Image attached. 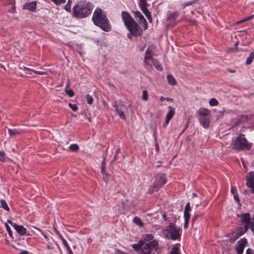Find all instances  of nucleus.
Returning <instances> with one entry per match:
<instances>
[{"label": "nucleus", "instance_id": "1", "mask_svg": "<svg viewBox=\"0 0 254 254\" xmlns=\"http://www.w3.org/2000/svg\"><path fill=\"white\" fill-rule=\"evenodd\" d=\"M121 16L125 26L132 35L138 37L142 35V28L128 12L122 11Z\"/></svg>", "mask_w": 254, "mask_h": 254}, {"label": "nucleus", "instance_id": "2", "mask_svg": "<svg viewBox=\"0 0 254 254\" xmlns=\"http://www.w3.org/2000/svg\"><path fill=\"white\" fill-rule=\"evenodd\" d=\"M93 23L106 32L111 30V25L105 14L100 8H97L92 18Z\"/></svg>", "mask_w": 254, "mask_h": 254}, {"label": "nucleus", "instance_id": "3", "mask_svg": "<svg viewBox=\"0 0 254 254\" xmlns=\"http://www.w3.org/2000/svg\"><path fill=\"white\" fill-rule=\"evenodd\" d=\"M92 6L89 3H79L72 8L73 16L76 18H83L88 16L92 11Z\"/></svg>", "mask_w": 254, "mask_h": 254}, {"label": "nucleus", "instance_id": "4", "mask_svg": "<svg viewBox=\"0 0 254 254\" xmlns=\"http://www.w3.org/2000/svg\"><path fill=\"white\" fill-rule=\"evenodd\" d=\"M232 144V149L237 151L249 150L252 146V144L248 141L245 135L242 133L240 134L233 140Z\"/></svg>", "mask_w": 254, "mask_h": 254}, {"label": "nucleus", "instance_id": "5", "mask_svg": "<svg viewBox=\"0 0 254 254\" xmlns=\"http://www.w3.org/2000/svg\"><path fill=\"white\" fill-rule=\"evenodd\" d=\"M167 236L169 239L176 240L181 237V229L173 223H170L166 227Z\"/></svg>", "mask_w": 254, "mask_h": 254}, {"label": "nucleus", "instance_id": "6", "mask_svg": "<svg viewBox=\"0 0 254 254\" xmlns=\"http://www.w3.org/2000/svg\"><path fill=\"white\" fill-rule=\"evenodd\" d=\"M158 249V243L154 240L143 245L141 249V254H151L153 251H157Z\"/></svg>", "mask_w": 254, "mask_h": 254}, {"label": "nucleus", "instance_id": "7", "mask_svg": "<svg viewBox=\"0 0 254 254\" xmlns=\"http://www.w3.org/2000/svg\"><path fill=\"white\" fill-rule=\"evenodd\" d=\"M253 116L252 115L248 114H242L238 116V118L236 119V121L234 122V126L235 127L238 126L239 125L246 122L252 119Z\"/></svg>", "mask_w": 254, "mask_h": 254}, {"label": "nucleus", "instance_id": "8", "mask_svg": "<svg viewBox=\"0 0 254 254\" xmlns=\"http://www.w3.org/2000/svg\"><path fill=\"white\" fill-rule=\"evenodd\" d=\"M116 111L118 113L119 117L124 120L126 119V116L124 113L123 108H125V106L121 102H116L114 105Z\"/></svg>", "mask_w": 254, "mask_h": 254}, {"label": "nucleus", "instance_id": "9", "mask_svg": "<svg viewBox=\"0 0 254 254\" xmlns=\"http://www.w3.org/2000/svg\"><path fill=\"white\" fill-rule=\"evenodd\" d=\"M247 244V240L246 238H243L238 241L235 248L237 254H242L243 253L244 248Z\"/></svg>", "mask_w": 254, "mask_h": 254}, {"label": "nucleus", "instance_id": "10", "mask_svg": "<svg viewBox=\"0 0 254 254\" xmlns=\"http://www.w3.org/2000/svg\"><path fill=\"white\" fill-rule=\"evenodd\" d=\"M237 217L241 218V222L244 223L245 225H248L250 227V214L249 213H243L242 214H237Z\"/></svg>", "mask_w": 254, "mask_h": 254}, {"label": "nucleus", "instance_id": "11", "mask_svg": "<svg viewBox=\"0 0 254 254\" xmlns=\"http://www.w3.org/2000/svg\"><path fill=\"white\" fill-rule=\"evenodd\" d=\"M154 183L161 188L166 183L165 176L163 174L156 175Z\"/></svg>", "mask_w": 254, "mask_h": 254}, {"label": "nucleus", "instance_id": "12", "mask_svg": "<svg viewBox=\"0 0 254 254\" xmlns=\"http://www.w3.org/2000/svg\"><path fill=\"white\" fill-rule=\"evenodd\" d=\"M168 108L169 109V111L167 114L165 118V121L164 124V127H166V126L169 123L170 120L173 117L175 114V108L172 107L171 106H169Z\"/></svg>", "mask_w": 254, "mask_h": 254}, {"label": "nucleus", "instance_id": "13", "mask_svg": "<svg viewBox=\"0 0 254 254\" xmlns=\"http://www.w3.org/2000/svg\"><path fill=\"white\" fill-rule=\"evenodd\" d=\"M247 185L248 187L251 189L252 192L254 193V172L249 173V177L247 180Z\"/></svg>", "mask_w": 254, "mask_h": 254}, {"label": "nucleus", "instance_id": "14", "mask_svg": "<svg viewBox=\"0 0 254 254\" xmlns=\"http://www.w3.org/2000/svg\"><path fill=\"white\" fill-rule=\"evenodd\" d=\"M37 2L36 1L26 2L23 7L24 9H28L30 11H35L36 10Z\"/></svg>", "mask_w": 254, "mask_h": 254}, {"label": "nucleus", "instance_id": "15", "mask_svg": "<svg viewBox=\"0 0 254 254\" xmlns=\"http://www.w3.org/2000/svg\"><path fill=\"white\" fill-rule=\"evenodd\" d=\"M13 227L16 231V232L20 235H29V234H27V230L25 228H24L22 225H18L17 224H14Z\"/></svg>", "mask_w": 254, "mask_h": 254}, {"label": "nucleus", "instance_id": "16", "mask_svg": "<svg viewBox=\"0 0 254 254\" xmlns=\"http://www.w3.org/2000/svg\"><path fill=\"white\" fill-rule=\"evenodd\" d=\"M200 124L204 128H207L210 124L209 119L206 117H201L199 118Z\"/></svg>", "mask_w": 254, "mask_h": 254}, {"label": "nucleus", "instance_id": "17", "mask_svg": "<svg viewBox=\"0 0 254 254\" xmlns=\"http://www.w3.org/2000/svg\"><path fill=\"white\" fill-rule=\"evenodd\" d=\"M249 229V227L248 226V225H245L244 227H239L237 229L236 232L241 236L247 232Z\"/></svg>", "mask_w": 254, "mask_h": 254}, {"label": "nucleus", "instance_id": "18", "mask_svg": "<svg viewBox=\"0 0 254 254\" xmlns=\"http://www.w3.org/2000/svg\"><path fill=\"white\" fill-rule=\"evenodd\" d=\"M160 189V188L154 183L152 185L150 186L148 190V193L151 194L154 191H157Z\"/></svg>", "mask_w": 254, "mask_h": 254}, {"label": "nucleus", "instance_id": "19", "mask_svg": "<svg viewBox=\"0 0 254 254\" xmlns=\"http://www.w3.org/2000/svg\"><path fill=\"white\" fill-rule=\"evenodd\" d=\"M198 114L202 117H206L210 114V111L205 108L200 109L198 112Z\"/></svg>", "mask_w": 254, "mask_h": 254}, {"label": "nucleus", "instance_id": "20", "mask_svg": "<svg viewBox=\"0 0 254 254\" xmlns=\"http://www.w3.org/2000/svg\"><path fill=\"white\" fill-rule=\"evenodd\" d=\"M8 132L11 137H13L17 134H21L22 131L16 129L8 128Z\"/></svg>", "mask_w": 254, "mask_h": 254}, {"label": "nucleus", "instance_id": "21", "mask_svg": "<svg viewBox=\"0 0 254 254\" xmlns=\"http://www.w3.org/2000/svg\"><path fill=\"white\" fill-rule=\"evenodd\" d=\"M167 79L168 83L171 85H176L177 83L176 80L172 75H168Z\"/></svg>", "mask_w": 254, "mask_h": 254}, {"label": "nucleus", "instance_id": "22", "mask_svg": "<svg viewBox=\"0 0 254 254\" xmlns=\"http://www.w3.org/2000/svg\"><path fill=\"white\" fill-rule=\"evenodd\" d=\"M230 235V241L232 242H235L240 237V235L236 231L231 233Z\"/></svg>", "mask_w": 254, "mask_h": 254}, {"label": "nucleus", "instance_id": "23", "mask_svg": "<svg viewBox=\"0 0 254 254\" xmlns=\"http://www.w3.org/2000/svg\"><path fill=\"white\" fill-rule=\"evenodd\" d=\"M152 63L154 66L158 70H162V66L160 64L159 61L156 59H152Z\"/></svg>", "mask_w": 254, "mask_h": 254}, {"label": "nucleus", "instance_id": "24", "mask_svg": "<svg viewBox=\"0 0 254 254\" xmlns=\"http://www.w3.org/2000/svg\"><path fill=\"white\" fill-rule=\"evenodd\" d=\"M138 4L141 10L147 8L148 6L146 0H139Z\"/></svg>", "mask_w": 254, "mask_h": 254}, {"label": "nucleus", "instance_id": "25", "mask_svg": "<svg viewBox=\"0 0 254 254\" xmlns=\"http://www.w3.org/2000/svg\"><path fill=\"white\" fill-rule=\"evenodd\" d=\"M178 13L177 12L171 13L168 17L167 20L170 21L171 22L174 21L176 20V19L178 17Z\"/></svg>", "mask_w": 254, "mask_h": 254}, {"label": "nucleus", "instance_id": "26", "mask_svg": "<svg viewBox=\"0 0 254 254\" xmlns=\"http://www.w3.org/2000/svg\"><path fill=\"white\" fill-rule=\"evenodd\" d=\"M143 13L145 15L147 18L148 19L149 22H152V17H151V14L149 10L147 8L144 9L143 10H141Z\"/></svg>", "mask_w": 254, "mask_h": 254}, {"label": "nucleus", "instance_id": "27", "mask_svg": "<svg viewBox=\"0 0 254 254\" xmlns=\"http://www.w3.org/2000/svg\"><path fill=\"white\" fill-rule=\"evenodd\" d=\"M152 59H154L152 58V57L151 51L149 50V49H147L146 51L145 55L144 57V61L149 60H151L152 61Z\"/></svg>", "mask_w": 254, "mask_h": 254}, {"label": "nucleus", "instance_id": "28", "mask_svg": "<svg viewBox=\"0 0 254 254\" xmlns=\"http://www.w3.org/2000/svg\"><path fill=\"white\" fill-rule=\"evenodd\" d=\"M254 59V52H252L249 56V57L247 58L246 62V64L247 65H250L252 64L253 60Z\"/></svg>", "mask_w": 254, "mask_h": 254}, {"label": "nucleus", "instance_id": "29", "mask_svg": "<svg viewBox=\"0 0 254 254\" xmlns=\"http://www.w3.org/2000/svg\"><path fill=\"white\" fill-rule=\"evenodd\" d=\"M143 245V242L142 241H139L138 244H134L132 246V248L136 251L141 250Z\"/></svg>", "mask_w": 254, "mask_h": 254}, {"label": "nucleus", "instance_id": "30", "mask_svg": "<svg viewBox=\"0 0 254 254\" xmlns=\"http://www.w3.org/2000/svg\"><path fill=\"white\" fill-rule=\"evenodd\" d=\"M134 222L137 225L140 227H142L143 226V223L142 222L141 220L138 217H135L133 218Z\"/></svg>", "mask_w": 254, "mask_h": 254}, {"label": "nucleus", "instance_id": "31", "mask_svg": "<svg viewBox=\"0 0 254 254\" xmlns=\"http://www.w3.org/2000/svg\"><path fill=\"white\" fill-rule=\"evenodd\" d=\"M0 206L6 211L9 210V208L7 204V203L4 199H1L0 200Z\"/></svg>", "mask_w": 254, "mask_h": 254}, {"label": "nucleus", "instance_id": "32", "mask_svg": "<svg viewBox=\"0 0 254 254\" xmlns=\"http://www.w3.org/2000/svg\"><path fill=\"white\" fill-rule=\"evenodd\" d=\"M179 247L175 245L170 251V254H179Z\"/></svg>", "mask_w": 254, "mask_h": 254}, {"label": "nucleus", "instance_id": "33", "mask_svg": "<svg viewBox=\"0 0 254 254\" xmlns=\"http://www.w3.org/2000/svg\"><path fill=\"white\" fill-rule=\"evenodd\" d=\"M101 173L103 175V179L104 181L107 183L110 179V175L105 172V170H104V172H101Z\"/></svg>", "mask_w": 254, "mask_h": 254}, {"label": "nucleus", "instance_id": "34", "mask_svg": "<svg viewBox=\"0 0 254 254\" xmlns=\"http://www.w3.org/2000/svg\"><path fill=\"white\" fill-rule=\"evenodd\" d=\"M139 22L142 25L144 30H146L148 28L147 22L144 18L142 20H139Z\"/></svg>", "mask_w": 254, "mask_h": 254}, {"label": "nucleus", "instance_id": "35", "mask_svg": "<svg viewBox=\"0 0 254 254\" xmlns=\"http://www.w3.org/2000/svg\"><path fill=\"white\" fill-rule=\"evenodd\" d=\"M134 17L135 18H138L139 20H142L144 17L142 14L139 11H135L133 12Z\"/></svg>", "mask_w": 254, "mask_h": 254}, {"label": "nucleus", "instance_id": "36", "mask_svg": "<svg viewBox=\"0 0 254 254\" xmlns=\"http://www.w3.org/2000/svg\"><path fill=\"white\" fill-rule=\"evenodd\" d=\"M69 149L71 151L76 152L79 150V146L76 144H72L69 146Z\"/></svg>", "mask_w": 254, "mask_h": 254}, {"label": "nucleus", "instance_id": "37", "mask_svg": "<svg viewBox=\"0 0 254 254\" xmlns=\"http://www.w3.org/2000/svg\"><path fill=\"white\" fill-rule=\"evenodd\" d=\"M209 104L210 106H217L218 105V101L215 98H211L209 102Z\"/></svg>", "mask_w": 254, "mask_h": 254}, {"label": "nucleus", "instance_id": "38", "mask_svg": "<svg viewBox=\"0 0 254 254\" xmlns=\"http://www.w3.org/2000/svg\"><path fill=\"white\" fill-rule=\"evenodd\" d=\"M142 100L145 101L148 100V92L146 90H143L142 92Z\"/></svg>", "mask_w": 254, "mask_h": 254}, {"label": "nucleus", "instance_id": "39", "mask_svg": "<svg viewBox=\"0 0 254 254\" xmlns=\"http://www.w3.org/2000/svg\"><path fill=\"white\" fill-rule=\"evenodd\" d=\"M86 99L88 104H92L93 101V98L92 96H90L89 94H87L86 95Z\"/></svg>", "mask_w": 254, "mask_h": 254}, {"label": "nucleus", "instance_id": "40", "mask_svg": "<svg viewBox=\"0 0 254 254\" xmlns=\"http://www.w3.org/2000/svg\"><path fill=\"white\" fill-rule=\"evenodd\" d=\"M154 236L152 234H147L144 237V240L146 241H149L153 240Z\"/></svg>", "mask_w": 254, "mask_h": 254}, {"label": "nucleus", "instance_id": "41", "mask_svg": "<svg viewBox=\"0 0 254 254\" xmlns=\"http://www.w3.org/2000/svg\"><path fill=\"white\" fill-rule=\"evenodd\" d=\"M65 92L70 97H72L74 96V93L72 89H65Z\"/></svg>", "mask_w": 254, "mask_h": 254}, {"label": "nucleus", "instance_id": "42", "mask_svg": "<svg viewBox=\"0 0 254 254\" xmlns=\"http://www.w3.org/2000/svg\"><path fill=\"white\" fill-rule=\"evenodd\" d=\"M68 105L70 109L74 112H75L78 110L77 106L75 104H71L69 103Z\"/></svg>", "mask_w": 254, "mask_h": 254}, {"label": "nucleus", "instance_id": "43", "mask_svg": "<svg viewBox=\"0 0 254 254\" xmlns=\"http://www.w3.org/2000/svg\"><path fill=\"white\" fill-rule=\"evenodd\" d=\"M52 1L54 2L55 4L57 5H60L63 3H65L66 0H51Z\"/></svg>", "mask_w": 254, "mask_h": 254}, {"label": "nucleus", "instance_id": "44", "mask_svg": "<svg viewBox=\"0 0 254 254\" xmlns=\"http://www.w3.org/2000/svg\"><path fill=\"white\" fill-rule=\"evenodd\" d=\"M32 71L33 72H34L35 73L38 74L39 75H44V74H48L47 71H42V70L39 71V70H32Z\"/></svg>", "mask_w": 254, "mask_h": 254}, {"label": "nucleus", "instance_id": "45", "mask_svg": "<svg viewBox=\"0 0 254 254\" xmlns=\"http://www.w3.org/2000/svg\"><path fill=\"white\" fill-rule=\"evenodd\" d=\"M5 159V154L3 151H0V160L4 161Z\"/></svg>", "mask_w": 254, "mask_h": 254}, {"label": "nucleus", "instance_id": "46", "mask_svg": "<svg viewBox=\"0 0 254 254\" xmlns=\"http://www.w3.org/2000/svg\"><path fill=\"white\" fill-rule=\"evenodd\" d=\"M5 227H6V230L8 233V235L10 237H12V231L10 229V227H9V226L6 224L5 223Z\"/></svg>", "mask_w": 254, "mask_h": 254}, {"label": "nucleus", "instance_id": "47", "mask_svg": "<svg viewBox=\"0 0 254 254\" xmlns=\"http://www.w3.org/2000/svg\"><path fill=\"white\" fill-rule=\"evenodd\" d=\"M190 210H191V208H190V202H188L185 205L184 211L190 212Z\"/></svg>", "mask_w": 254, "mask_h": 254}, {"label": "nucleus", "instance_id": "48", "mask_svg": "<svg viewBox=\"0 0 254 254\" xmlns=\"http://www.w3.org/2000/svg\"><path fill=\"white\" fill-rule=\"evenodd\" d=\"M184 214L185 220H189L190 218V212L184 211Z\"/></svg>", "mask_w": 254, "mask_h": 254}, {"label": "nucleus", "instance_id": "49", "mask_svg": "<svg viewBox=\"0 0 254 254\" xmlns=\"http://www.w3.org/2000/svg\"><path fill=\"white\" fill-rule=\"evenodd\" d=\"M64 9L67 11H70V10H71V4H69V3H66L65 5H64Z\"/></svg>", "mask_w": 254, "mask_h": 254}, {"label": "nucleus", "instance_id": "50", "mask_svg": "<svg viewBox=\"0 0 254 254\" xmlns=\"http://www.w3.org/2000/svg\"><path fill=\"white\" fill-rule=\"evenodd\" d=\"M105 170V159L104 158L101 163V172H104Z\"/></svg>", "mask_w": 254, "mask_h": 254}, {"label": "nucleus", "instance_id": "51", "mask_svg": "<svg viewBox=\"0 0 254 254\" xmlns=\"http://www.w3.org/2000/svg\"><path fill=\"white\" fill-rule=\"evenodd\" d=\"M34 229H35L37 230L38 231H40V232L41 233V234L43 235V236L44 237V238H45L46 240H49V238H48V237H47V236L46 234H44V233L42 231V230H41L40 229H39V228H37V227H34Z\"/></svg>", "mask_w": 254, "mask_h": 254}, {"label": "nucleus", "instance_id": "52", "mask_svg": "<svg viewBox=\"0 0 254 254\" xmlns=\"http://www.w3.org/2000/svg\"><path fill=\"white\" fill-rule=\"evenodd\" d=\"M234 198L235 199V200L238 202V203L240 204V199L239 198V195H238V193L237 194H235V195H234Z\"/></svg>", "mask_w": 254, "mask_h": 254}, {"label": "nucleus", "instance_id": "53", "mask_svg": "<svg viewBox=\"0 0 254 254\" xmlns=\"http://www.w3.org/2000/svg\"><path fill=\"white\" fill-rule=\"evenodd\" d=\"M246 254H254V250L248 248L246 251Z\"/></svg>", "mask_w": 254, "mask_h": 254}, {"label": "nucleus", "instance_id": "54", "mask_svg": "<svg viewBox=\"0 0 254 254\" xmlns=\"http://www.w3.org/2000/svg\"><path fill=\"white\" fill-rule=\"evenodd\" d=\"M231 192L233 194L235 195V194H237V189L235 188L232 187L231 189Z\"/></svg>", "mask_w": 254, "mask_h": 254}, {"label": "nucleus", "instance_id": "55", "mask_svg": "<svg viewBox=\"0 0 254 254\" xmlns=\"http://www.w3.org/2000/svg\"><path fill=\"white\" fill-rule=\"evenodd\" d=\"M194 1H193V0L188 1V2H185V5L186 6L191 5L193 3H194Z\"/></svg>", "mask_w": 254, "mask_h": 254}, {"label": "nucleus", "instance_id": "56", "mask_svg": "<svg viewBox=\"0 0 254 254\" xmlns=\"http://www.w3.org/2000/svg\"><path fill=\"white\" fill-rule=\"evenodd\" d=\"M189 222V220H185V223H184V228H186L188 227Z\"/></svg>", "mask_w": 254, "mask_h": 254}, {"label": "nucleus", "instance_id": "57", "mask_svg": "<svg viewBox=\"0 0 254 254\" xmlns=\"http://www.w3.org/2000/svg\"><path fill=\"white\" fill-rule=\"evenodd\" d=\"M63 244L64 245V246L66 248L69 247V245L68 244L67 242H66V241H64V243H63Z\"/></svg>", "mask_w": 254, "mask_h": 254}, {"label": "nucleus", "instance_id": "58", "mask_svg": "<svg viewBox=\"0 0 254 254\" xmlns=\"http://www.w3.org/2000/svg\"><path fill=\"white\" fill-rule=\"evenodd\" d=\"M253 18V16L251 15V16H249L248 17L244 19V20H245L246 21H249V20L252 19Z\"/></svg>", "mask_w": 254, "mask_h": 254}, {"label": "nucleus", "instance_id": "59", "mask_svg": "<svg viewBox=\"0 0 254 254\" xmlns=\"http://www.w3.org/2000/svg\"><path fill=\"white\" fill-rule=\"evenodd\" d=\"M249 228H251L252 232L254 234V224H250Z\"/></svg>", "mask_w": 254, "mask_h": 254}, {"label": "nucleus", "instance_id": "60", "mask_svg": "<svg viewBox=\"0 0 254 254\" xmlns=\"http://www.w3.org/2000/svg\"><path fill=\"white\" fill-rule=\"evenodd\" d=\"M66 250H67V251L68 252V254H73L72 252L71 249L70 248V247L67 248H66Z\"/></svg>", "mask_w": 254, "mask_h": 254}, {"label": "nucleus", "instance_id": "61", "mask_svg": "<svg viewBox=\"0 0 254 254\" xmlns=\"http://www.w3.org/2000/svg\"><path fill=\"white\" fill-rule=\"evenodd\" d=\"M54 230H55V232L56 233V234L59 236V237H60V235H61V234L59 232V231L54 227Z\"/></svg>", "mask_w": 254, "mask_h": 254}, {"label": "nucleus", "instance_id": "62", "mask_svg": "<svg viewBox=\"0 0 254 254\" xmlns=\"http://www.w3.org/2000/svg\"><path fill=\"white\" fill-rule=\"evenodd\" d=\"M7 222L11 224V226L13 227L14 224H16V223H13L11 220H8Z\"/></svg>", "mask_w": 254, "mask_h": 254}, {"label": "nucleus", "instance_id": "63", "mask_svg": "<svg viewBox=\"0 0 254 254\" xmlns=\"http://www.w3.org/2000/svg\"><path fill=\"white\" fill-rule=\"evenodd\" d=\"M118 156V155L115 154L114 155V158L112 160V162L117 161Z\"/></svg>", "mask_w": 254, "mask_h": 254}, {"label": "nucleus", "instance_id": "64", "mask_svg": "<svg viewBox=\"0 0 254 254\" xmlns=\"http://www.w3.org/2000/svg\"><path fill=\"white\" fill-rule=\"evenodd\" d=\"M19 254H28V252L26 251H23L20 252Z\"/></svg>", "mask_w": 254, "mask_h": 254}]
</instances>
